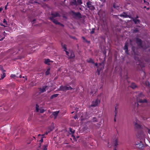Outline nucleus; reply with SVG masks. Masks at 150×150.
Wrapping results in <instances>:
<instances>
[{"instance_id": "79ce46f5", "label": "nucleus", "mask_w": 150, "mask_h": 150, "mask_svg": "<svg viewBox=\"0 0 150 150\" xmlns=\"http://www.w3.org/2000/svg\"><path fill=\"white\" fill-rule=\"evenodd\" d=\"M93 122H96L97 121V120L96 119V118L95 117L93 118Z\"/></svg>"}, {"instance_id": "58836bf2", "label": "nucleus", "mask_w": 150, "mask_h": 150, "mask_svg": "<svg viewBox=\"0 0 150 150\" xmlns=\"http://www.w3.org/2000/svg\"><path fill=\"white\" fill-rule=\"evenodd\" d=\"M44 111H45V110H44V109H40V113H43L44 112Z\"/></svg>"}, {"instance_id": "e433bc0d", "label": "nucleus", "mask_w": 150, "mask_h": 150, "mask_svg": "<svg viewBox=\"0 0 150 150\" xmlns=\"http://www.w3.org/2000/svg\"><path fill=\"white\" fill-rule=\"evenodd\" d=\"M138 31H139V30L137 28H136V29H134L133 30V32L134 33H137V32H138Z\"/></svg>"}, {"instance_id": "a19ab883", "label": "nucleus", "mask_w": 150, "mask_h": 150, "mask_svg": "<svg viewBox=\"0 0 150 150\" xmlns=\"http://www.w3.org/2000/svg\"><path fill=\"white\" fill-rule=\"evenodd\" d=\"M74 118L75 119H78V117L77 116V115L76 114L74 117Z\"/></svg>"}, {"instance_id": "6ab92c4d", "label": "nucleus", "mask_w": 150, "mask_h": 150, "mask_svg": "<svg viewBox=\"0 0 150 150\" xmlns=\"http://www.w3.org/2000/svg\"><path fill=\"white\" fill-rule=\"evenodd\" d=\"M137 147H138L139 148L141 149H142L144 148V146L142 143V142H140V143H139V144H137Z\"/></svg>"}, {"instance_id": "20e7f679", "label": "nucleus", "mask_w": 150, "mask_h": 150, "mask_svg": "<svg viewBox=\"0 0 150 150\" xmlns=\"http://www.w3.org/2000/svg\"><path fill=\"white\" fill-rule=\"evenodd\" d=\"M82 4L81 0H71L70 2V4L71 6H77L78 5H81Z\"/></svg>"}, {"instance_id": "dca6fc26", "label": "nucleus", "mask_w": 150, "mask_h": 150, "mask_svg": "<svg viewBox=\"0 0 150 150\" xmlns=\"http://www.w3.org/2000/svg\"><path fill=\"white\" fill-rule=\"evenodd\" d=\"M59 111H56L55 112H53L52 113V115H53L54 117V119H56L57 118V117L58 114L59 113Z\"/></svg>"}, {"instance_id": "cd10ccee", "label": "nucleus", "mask_w": 150, "mask_h": 150, "mask_svg": "<svg viewBox=\"0 0 150 150\" xmlns=\"http://www.w3.org/2000/svg\"><path fill=\"white\" fill-rule=\"evenodd\" d=\"M66 1V0H64V1H62L61 2V5L65 8L66 7H67V6L65 4L64 2Z\"/></svg>"}, {"instance_id": "412c9836", "label": "nucleus", "mask_w": 150, "mask_h": 150, "mask_svg": "<svg viewBox=\"0 0 150 150\" xmlns=\"http://www.w3.org/2000/svg\"><path fill=\"white\" fill-rule=\"evenodd\" d=\"M113 7L114 8H117L119 7L118 3H114L113 4Z\"/></svg>"}, {"instance_id": "338daca9", "label": "nucleus", "mask_w": 150, "mask_h": 150, "mask_svg": "<svg viewBox=\"0 0 150 150\" xmlns=\"http://www.w3.org/2000/svg\"><path fill=\"white\" fill-rule=\"evenodd\" d=\"M41 146V144H40V145L39 146V147H40Z\"/></svg>"}, {"instance_id": "e2e57ef3", "label": "nucleus", "mask_w": 150, "mask_h": 150, "mask_svg": "<svg viewBox=\"0 0 150 150\" xmlns=\"http://www.w3.org/2000/svg\"><path fill=\"white\" fill-rule=\"evenodd\" d=\"M114 120L115 122L116 121V119L115 118L114 119Z\"/></svg>"}, {"instance_id": "c756f323", "label": "nucleus", "mask_w": 150, "mask_h": 150, "mask_svg": "<svg viewBox=\"0 0 150 150\" xmlns=\"http://www.w3.org/2000/svg\"><path fill=\"white\" fill-rule=\"evenodd\" d=\"M73 130V129L72 128H70V127L69 128V131L70 132V134H74V133L75 130Z\"/></svg>"}, {"instance_id": "0eeeda50", "label": "nucleus", "mask_w": 150, "mask_h": 150, "mask_svg": "<svg viewBox=\"0 0 150 150\" xmlns=\"http://www.w3.org/2000/svg\"><path fill=\"white\" fill-rule=\"evenodd\" d=\"M100 100L98 98H97L95 101H93L92 104L91 105V107H96L100 103Z\"/></svg>"}, {"instance_id": "7c9ffc66", "label": "nucleus", "mask_w": 150, "mask_h": 150, "mask_svg": "<svg viewBox=\"0 0 150 150\" xmlns=\"http://www.w3.org/2000/svg\"><path fill=\"white\" fill-rule=\"evenodd\" d=\"M41 139L39 140V141L41 143H42L43 142V138L44 137H45L44 136V134H42L41 135Z\"/></svg>"}, {"instance_id": "9d476101", "label": "nucleus", "mask_w": 150, "mask_h": 150, "mask_svg": "<svg viewBox=\"0 0 150 150\" xmlns=\"http://www.w3.org/2000/svg\"><path fill=\"white\" fill-rule=\"evenodd\" d=\"M0 25H1L6 27L7 26V23L5 19H4L3 20L2 22L1 23Z\"/></svg>"}, {"instance_id": "c03bdc74", "label": "nucleus", "mask_w": 150, "mask_h": 150, "mask_svg": "<svg viewBox=\"0 0 150 150\" xmlns=\"http://www.w3.org/2000/svg\"><path fill=\"white\" fill-rule=\"evenodd\" d=\"M103 53L105 55V57H106V51L104 52Z\"/></svg>"}, {"instance_id": "3c124183", "label": "nucleus", "mask_w": 150, "mask_h": 150, "mask_svg": "<svg viewBox=\"0 0 150 150\" xmlns=\"http://www.w3.org/2000/svg\"><path fill=\"white\" fill-rule=\"evenodd\" d=\"M146 5H148L149 4V3L148 2L146 1V2L145 3Z\"/></svg>"}, {"instance_id": "0e129e2a", "label": "nucleus", "mask_w": 150, "mask_h": 150, "mask_svg": "<svg viewBox=\"0 0 150 150\" xmlns=\"http://www.w3.org/2000/svg\"><path fill=\"white\" fill-rule=\"evenodd\" d=\"M74 113V111L72 112H71V114H73V113Z\"/></svg>"}, {"instance_id": "4c0bfd02", "label": "nucleus", "mask_w": 150, "mask_h": 150, "mask_svg": "<svg viewBox=\"0 0 150 150\" xmlns=\"http://www.w3.org/2000/svg\"><path fill=\"white\" fill-rule=\"evenodd\" d=\"M52 130H53V129H50V130L48 131V132L46 131L45 133V134L47 135L51 131H52Z\"/></svg>"}, {"instance_id": "de8ad7c7", "label": "nucleus", "mask_w": 150, "mask_h": 150, "mask_svg": "<svg viewBox=\"0 0 150 150\" xmlns=\"http://www.w3.org/2000/svg\"><path fill=\"white\" fill-rule=\"evenodd\" d=\"M45 6H46V7H47V8H49V6L46 4H45Z\"/></svg>"}, {"instance_id": "bf43d9fd", "label": "nucleus", "mask_w": 150, "mask_h": 150, "mask_svg": "<svg viewBox=\"0 0 150 150\" xmlns=\"http://www.w3.org/2000/svg\"><path fill=\"white\" fill-rule=\"evenodd\" d=\"M36 21V19H34L33 20V22H34L35 21Z\"/></svg>"}, {"instance_id": "a18cd8bd", "label": "nucleus", "mask_w": 150, "mask_h": 150, "mask_svg": "<svg viewBox=\"0 0 150 150\" xmlns=\"http://www.w3.org/2000/svg\"><path fill=\"white\" fill-rule=\"evenodd\" d=\"M58 25H61V26H64V25L63 24L60 23V24H59Z\"/></svg>"}, {"instance_id": "2f4dec72", "label": "nucleus", "mask_w": 150, "mask_h": 150, "mask_svg": "<svg viewBox=\"0 0 150 150\" xmlns=\"http://www.w3.org/2000/svg\"><path fill=\"white\" fill-rule=\"evenodd\" d=\"M6 76V74L5 73H3V74L1 75V79H4Z\"/></svg>"}, {"instance_id": "473e14b6", "label": "nucleus", "mask_w": 150, "mask_h": 150, "mask_svg": "<svg viewBox=\"0 0 150 150\" xmlns=\"http://www.w3.org/2000/svg\"><path fill=\"white\" fill-rule=\"evenodd\" d=\"M39 106L38 105V104H36V110L37 112H39Z\"/></svg>"}, {"instance_id": "13d9d810", "label": "nucleus", "mask_w": 150, "mask_h": 150, "mask_svg": "<svg viewBox=\"0 0 150 150\" xmlns=\"http://www.w3.org/2000/svg\"><path fill=\"white\" fill-rule=\"evenodd\" d=\"M144 3H145L146 2V1H145V0H143Z\"/></svg>"}, {"instance_id": "f8f14e48", "label": "nucleus", "mask_w": 150, "mask_h": 150, "mask_svg": "<svg viewBox=\"0 0 150 150\" xmlns=\"http://www.w3.org/2000/svg\"><path fill=\"white\" fill-rule=\"evenodd\" d=\"M123 49L125 50V53L127 54H129L128 46L127 43H125Z\"/></svg>"}, {"instance_id": "f3484780", "label": "nucleus", "mask_w": 150, "mask_h": 150, "mask_svg": "<svg viewBox=\"0 0 150 150\" xmlns=\"http://www.w3.org/2000/svg\"><path fill=\"white\" fill-rule=\"evenodd\" d=\"M59 90L60 91H67L66 87L61 86L60 87Z\"/></svg>"}, {"instance_id": "f03ea898", "label": "nucleus", "mask_w": 150, "mask_h": 150, "mask_svg": "<svg viewBox=\"0 0 150 150\" xmlns=\"http://www.w3.org/2000/svg\"><path fill=\"white\" fill-rule=\"evenodd\" d=\"M52 16L50 18V19L55 24L58 25L60 23L56 19H54V18L57 16H60L59 14L57 12L52 13H51Z\"/></svg>"}, {"instance_id": "603ef678", "label": "nucleus", "mask_w": 150, "mask_h": 150, "mask_svg": "<svg viewBox=\"0 0 150 150\" xmlns=\"http://www.w3.org/2000/svg\"><path fill=\"white\" fill-rule=\"evenodd\" d=\"M22 37V36H21V35H20L18 37V38H21Z\"/></svg>"}, {"instance_id": "1a4fd4ad", "label": "nucleus", "mask_w": 150, "mask_h": 150, "mask_svg": "<svg viewBox=\"0 0 150 150\" xmlns=\"http://www.w3.org/2000/svg\"><path fill=\"white\" fill-rule=\"evenodd\" d=\"M30 46H27L25 47V50H23L22 51L23 52H28V50H31L32 49H33V45L32 44L30 45Z\"/></svg>"}, {"instance_id": "a878e982", "label": "nucleus", "mask_w": 150, "mask_h": 150, "mask_svg": "<svg viewBox=\"0 0 150 150\" xmlns=\"http://www.w3.org/2000/svg\"><path fill=\"white\" fill-rule=\"evenodd\" d=\"M58 95H59L58 94H53L51 96V97H50V98L51 99H52L54 98L57 97L58 96Z\"/></svg>"}, {"instance_id": "a211bd4d", "label": "nucleus", "mask_w": 150, "mask_h": 150, "mask_svg": "<svg viewBox=\"0 0 150 150\" xmlns=\"http://www.w3.org/2000/svg\"><path fill=\"white\" fill-rule=\"evenodd\" d=\"M47 87V86H43L42 88H40V93H42L45 91H46V89Z\"/></svg>"}, {"instance_id": "774afa93", "label": "nucleus", "mask_w": 150, "mask_h": 150, "mask_svg": "<svg viewBox=\"0 0 150 150\" xmlns=\"http://www.w3.org/2000/svg\"><path fill=\"white\" fill-rule=\"evenodd\" d=\"M149 86L150 87V84L149 83Z\"/></svg>"}, {"instance_id": "49530a36", "label": "nucleus", "mask_w": 150, "mask_h": 150, "mask_svg": "<svg viewBox=\"0 0 150 150\" xmlns=\"http://www.w3.org/2000/svg\"><path fill=\"white\" fill-rule=\"evenodd\" d=\"M7 6V5H6L5 6H4L5 7V9H6Z\"/></svg>"}, {"instance_id": "9b49d317", "label": "nucleus", "mask_w": 150, "mask_h": 150, "mask_svg": "<svg viewBox=\"0 0 150 150\" xmlns=\"http://www.w3.org/2000/svg\"><path fill=\"white\" fill-rule=\"evenodd\" d=\"M53 63V61L52 60H50L49 59H45L44 61V63L46 64H47L48 65H50V62Z\"/></svg>"}, {"instance_id": "680f3d73", "label": "nucleus", "mask_w": 150, "mask_h": 150, "mask_svg": "<svg viewBox=\"0 0 150 150\" xmlns=\"http://www.w3.org/2000/svg\"><path fill=\"white\" fill-rule=\"evenodd\" d=\"M4 38H2L0 40V41H1L3 40L4 39Z\"/></svg>"}, {"instance_id": "7ed1b4c3", "label": "nucleus", "mask_w": 150, "mask_h": 150, "mask_svg": "<svg viewBox=\"0 0 150 150\" xmlns=\"http://www.w3.org/2000/svg\"><path fill=\"white\" fill-rule=\"evenodd\" d=\"M136 42L137 45L142 47L143 49H146L147 47V46L146 44H142V41L141 39H139L138 38H136Z\"/></svg>"}, {"instance_id": "ea45409f", "label": "nucleus", "mask_w": 150, "mask_h": 150, "mask_svg": "<svg viewBox=\"0 0 150 150\" xmlns=\"http://www.w3.org/2000/svg\"><path fill=\"white\" fill-rule=\"evenodd\" d=\"M16 76V75L14 74H11L10 76V77L15 78V77Z\"/></svg>"}, {"instance_id": "6e6d98bb", "label": "nucleus", "mask_w": 150, "mask_h": 150, "mask_svg": "<svg viewBox=\"0 0 150 150\" xmlns=\"http://www.w3.org/2000/svg\"><path fill=\"white\" fill-rule=\"evenodd\" d=\"M22 76L21 75H20L19 76V77L20 78H22Z\"/></svg>"}, {"instance_id": "052dcab7", "label": "nucleus", "mask_w": 150, "mask_h": 150, "mask_svg": "<svg viewBox=\"0 0 150 150\" xmlns=\"http://www.w3.org/2000/svg\"><path fill=\"white\" fill-rule=\"evenodd\" d=\"M41 135L40 134H39L38 135V137H39L40 136H41Z\"/></svg>"}, {"instance_id": "4be33fe9", "label": "nucleus", "mask_w": 150, "mask_h": 150, "mask_svg": "<svg viewBox=\"0 0 150 150\" xmlns=\"http://www.w3.org/2000/svg\"><path fill=\"white\" fill-rule=\"evenodd\" d=\"M86 62L89 63H91L93 64H94V62L93 60L91 58H90L89 59L86 60Z\"/></svg>"}, {"instance_id": "864d4df0", "label": "nucleus", "mask_w": 150, "mask_h": 150, "mask_svg": "<svg viewBox=\"0 0 150 150\" xmlns=\"http://www.w3.org/2000/svg\"><path fill=\"white\" fill-rule=\"evenodd\" d=\"M49 0H43L44 2L47 1H49Z\"/></svg>"}, {"instance_id": "8fccbe9b", "label": "nucleus", "mask_w": 150, "mask_h": 150, "mask_svg": "<svg viewBox=\"0 0 150 150\" xmlns=\"http://www.w3.org/2000/svg\"><path fill=\"white\" fill-rule=\"evenodd\" d=\"M72 38L74 39H76V38L75 37H72Z\"/></svg>"}, {"instance_id": "09e8293b", "label": "nucleus", "mask_w": 150, "mask_h": 150, "mask_svg": "<svg viewBox=\"0 0 150 150\" xmlns=\"http://www.w3.org/2000/svg\"><path fill=\"white\" fill-rule=\"evenodd\" d=\"M4 7H3L2 6L0 7V9H3Z\"/></svg>"}, {"instance_id": "4468645a", "label": "nucleus", "mask_w": 150, "mask_h": 150, "mask_svg": "<svg viewBox=\"0 0 150 150\" xmlns=\"http://www.w3.org/2000/svg\"><path fill=\"white\" fill-rule=\"evenodd\" d=\"M120 17H123L124 18H126L127 17H129V16L128 15L127 13L125 12H123L120 15Z\"/></svg>"}, {"instance_id": "aec40b11", "label": "nucleus", "mask_w": 150, "mask_h": 150, "mask_svg": "<svg viewBox=\"0 0 150 150\" xmlns=\"http://www.w3.org/2000/svg\"><path fill=\"white\" fill-rule=\"evenodd\" d=\"M138 18V16H137V17L136 18H134L133 19V21H134V23L135 24H137L138 23H140V21L139 20L137 19V18Z\"/></svg>"}, {"instance_id": "37998d69", "label": "nucleus", "mask_w": 150, "mask_h": 150, "mask_svg": "<svg viewBox=\"0 0 150 150\" xmlns=\"http://www.w3.org/2000/svg\"><path fill=\"white\" fill-rule=\"evenodd\" d=\"M82 38L83 39V40H85L86 41V40L85 38L84 37L82 36Z\"/></svg>"}, {"instance_id": "2eb2a0df", "label": "nucleus", "mask_w": 150, "mask_h": 150, "mask_svg": "<svg viewBox=\"0 0 150 150\" xmlns=\"http://www.w3.org/2000/svg\"><path fill=\"white\" fill-rule=\"evenodd\" d=\"M95 65L96 67L98 68V69H97V71L98 72V75H99L100 71L101 70L103 69L104 67H103V68L102 67V68H100V69L99 68V67L98 66V64L97 63H95Z\"/></svg>"}, {"instance_id": "6e6552de", "label": "nucleus", "mask_w": 150, "mask_h": 150, "mask_svg": "<svg viewBox=\"0 0 150 150\" xmlns=\"http://www.w3.org/2000/svg\"><path fill=\"white\" fill-rule=\"evenodd\" d=\"M87 6L89 8V9H95L93 5L92 4V2L91 1H88L86 3Z\"/></svg>"}, {"instance_id": "f257e3e1", "label": "nucleus", "mask_w": 150, "mask_h": 150, "mask_svg": "<svg viewBox=\"0 0 150 150\" xmlns=\"http://www.w3.org/2000/svg\"><path fill=\"white\" fill-rule=\"evenodd\" d=\"M61 45L63 48L64 49V50L66 52L68 58L71 59L75 57L73 51H69V52H68L67 51V49L65 44H64L62 43Z\"/></svg>"}, {"instance_id": "f704fd0d", "label": "nucleus", "mask_w": 150, "mask_h": 150, "mask_svg": "<svg viewBox=\"0 0 150 150\" xmlns=\"http://www.w3.org/2000/svg\"><path fill=\"white\" fill-rule=\"evenodd\" d=\"M95 28H92V30L90 32V33L91 34H93L95 32Z\"/></svg>"}, {"instance_id": "39448f33", "label": "nucleus", "mask_w": 150, "mask_h": 150, "mask_svg": "<svg viewBox=\"0 0 150 150\" xmlns=\"http://www.w3.org/2000/svg\"><path fill=\"white\" fill-rule=\"evenodd\" d=\"M144 96L142 93H139L138 95L137 98V101L138 102L140 103H146L147 102V100L145 99L142 100V99H139V98H142L143 96Z\"/></svg>"}, {"instance_id": "b1692460", "label": "nucleus", "mask_w": 150, "mask_h": 150, "mask_svg": "<svg viewBox=\"0 0 150 150\" xmlns=\"http://www.w3.org/2000/svg\"><path fill=\"white\" fill-rule=\"evenodd\" d=\"M119 106V105L118 104H116V105L115 106V117L116 116V115L117 113V109L118 108V106Z\"/></svg>"}, {"instance_id": "c9c22d12", "label": "nucleus", "mask_w": 150, "mask_h": 150, "mask_svg": "<svg viewBox=\"0 0 150 150\" xmlns=\"http://www.w3.org/2000/svg\"><path fill=\"white\" fill-rule=\"evenodd\" d=\"M139 64L140 65V67H141L142 68V69L144 67H145V65L143 64Z\"/></svg>"}, {"instance_id": "5701e85b", "label": "nucleus", "mask_w": 150, "mask_h": 150, "mask_svg": "<svg viewBox=\"0 0 150 150\" xmlns=\"http://www.w3.org/2000/svg\"><path fill=\"white\" fill-rule=\"evenodd\" d=\"M137 121L138 120L136 119V122L135 123V127L137 128H140L141 127V126L140 125L137 123Z\"/></svg>"}, {"instance_id": "69168bd1", "label": "nucleus", "mask_w": 150, "mask_h": 150, "mask_svg": "<svg viewBox=\"0 0 150 150\" xmlns=\"http://www.w3.org/2000/svg\"><path fill=\"white\" fill-rule=\"evenodd\" d=\"M146 9H149V8L148 7L147 8H146Z\"/></svg>"}, {"instance_id": "c85d7f7f", "label": "nucleus", "mask_w": 150, "mask_h": 150, "mask_svg": "<svg viewBox=\"0 0 150 150\" xmlns=\"http://www.w3.org/2000/svg\"><path fill=\"white\" fill-rule=\"evenodd\" d=\"M137 86L134 83H132L131 85V87L133 89H135L137 87Z\"/></svg>"}, {"instance_id": "72a5a7b5", "label": "nucleus", "mask_w": 150, "mask_h": 150, "mask_svg": "<svg viewBox=\"0 0 150 150\" xmlns=\"http://www.w3.org/2000/svg\"><path fill=\"white\" fill-rule=\"evenodd\" d=\"M67 88V91L68 90H72V89H74V88H73L72 87H71V86H69V87H66Z\"/></svg>"}, {"instance_id": "ddd939ff", "label": "nucleus", "mask_w": 150, "mask_h": 150, "mask_svg": "<svg viewBox=\"0 0 150 150\" xmlns=\"http://www.w3.org/2000/svg\"><path fill=\"white\" fill-rule=\"evenodd\" d=\"M113 144H114L115 149L114 150H116V148L118 145V141L117 139H116L113 141Z\"/></svg>"}, {"instance_id": "4d7b16f0", "label": "nucleus", "mask_w": 150, "mask_h": 150, "mask_svg": "<svg viewBox=\"0 0 150 150\" xmlns=\"http://www.w3.org/2000/svg\"><path fill=\"white\" fill-rule=\"evenodd\" d=\"M86 42H87L88 43H90V41H87V40H86Z\"/></svg>"}, {"instance_id": "423d86ee", "label": "nucleus", "mask_w": 150, "mask_h": 150, "mask_svg": "<svg viewBox=\"0 0 150 150\" xmlns=\"http://www.w3.org/2000/svg\"><path fill=\"white\" fill-rule=\"evenodd\" d=\"M71 15L74 18L76 19L80 18H82L81 14L79 12L76 13L72 11V12Z\"/></svg>"}, {"instance_id": "393cba45", "label": "nucleus", "mask_w": 150, "mask_h": 150, "mask_svg": "<svg viewBox=\"0 0 150 150\" xmlns=\"http://www.w3.org/2000/svg\"><path fill=\"white\" fill-rule=\"evenodd\" d=\"M48 146V144H45L42 147L41 149H42V150H47Z\"/></svg>"}, {"instance_id": "bb28decb", "label": "nucleus", "mask_w": 150, "mask_h": 150, "mask_svg": "<svg viewBox=\"0 0 150 150\" xmlns=\"http://www.w3.org/2000/svg\"><path fill=\"white\" fill-rule=\"evenodd\" d=\"M50 68H49L47 69L46 72H45V75L47 76L49 75L50 74Z\"/></svg>"}, {"instance_id": "5fc2aeb1", "label": "nucleus", "mask_w": 150, "mask_h": 150, "mask_svg": "<svg viewBox=\"0 0 150 150\" xmlns=\"http://www.w3.org/2000/svg\"><path fill=\"white\" fill-rule=\"evenodd\" d=\"M135 105H137V106H138V103H136V102H135Z\"/></svg>"}]
</instances>
